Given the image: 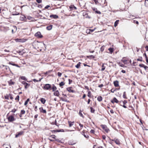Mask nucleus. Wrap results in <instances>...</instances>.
Segmentation results:
<instances>
[{"instance_id": "obj_1", "label": "nucleus", "mask_w": 148, "mask_h": 148, "mask_svg": "<svg viewBox=\"0 0 148 148\" xmlns=\"http://www.w3.org/2000/svg\"><path fill=\"white\" fill-rule=\"evenodd\" d=\"M51 86L49 84H45L43 87V88L45 90H49L51 89Z\"/></svg>"}, {"instance_id": "obj_2", "label": "nucleus", "mask_w": 148, "mask_h": 148, "mask_svg": "<svg viewBox=\"0 0 148 148\" xmlns=\"http://www.w3.org/2000/svg\"><path fill=\"white\" fill-rule=\"evenodd\" d=\"M101 126L103 129L104 130L106 133H108V132L110 131L109 130L108 128L106 125H101Z\"/></svg>"}, {"instance_id": "obj_3", "label": "nucleus", "mask_w": 148, "mask_h": 148, "mask_svg": "<svg viewBox=\"0 0 148 148\" xmlns=\"http://www.w3.org/2000/svg\"><path fill=\"white\" fill-rule=\"evenodd\" d=\"M35 36L38 38H41L43 37L40 32H38L35 33Z\"/></svg>"}, {"instance_id": "obj_4", "label": "nucleus", "mask_w": 148, "mask_h": 148, "mask_svg": "<svg viewBox=\"0 0 148 148\" xmlns=\"http://www.w3.org/2000/svg\"><path fill=\"white\" fill-rule=\"evenodd\" d=\"M8 121L10 122H12L15 120V119L12 116H10L8 118Z\"/></svg>"}, {"instance_id": "obj_5", "label": "nucleus", "mask_w": 148, "mask_h": 148, "mask_svg": "<svg viewBox=\"0 0 148 148\" xmlns=\"http://www.w3.org/2000/svg\"><path fill=\"white\" fill-rule=\"evenodd\" d=\"M72 87H69L67 88L66 89L67 90L69 91L70 92H74L75 91L72 90Z\"/></svg>"}, {"instance_id": "obj_6", "label": "nucleus", "mask_w": 148, "mask_h": 148, "mask_svg": "<svg viewBox=\"0 0 148 148\" xmlns=\"http://www.w3.org/2000/svg\"><path fill=\"white\" fill-rule=\"evenodd\" d=\"M112 140L114 141L115 143L117 145H119L120 144V142L118 139L115 138L114 139Z\"/></svg>"}, {"instance_id": "obj_7", "label": "nucleus", "mask_w": 148, "mask_h": 148, "mask_svg": "<svg viewBox=\"0 0 148 148\" xmlns=\"http://www.w3.org/2000/svg\"><path fill=\"white\" fill-rule=\"evenodd\" d=\"M119 101L116 99V98L114 97L113 98V99L111 101V102L114 103V102H115L116 103H118L119 102Z\"/></svg>"}, {"instance_id": "obj_8", "label": "nucleus", "mask_w": 148, "mask_h": 148, "mask_svg": "<svg viewBox=\"0 0 148 148\" xmlns=\"http://www.w3.org/2000/svg\"><path fill=\"white\" fill-rule=\"evenodd\" d=\"M16 42H25L26 40L24 39H16Z\"/></svg>"}, {"instance_id": "obj_9", "label": "nucleus", "mask_w": 148, "mask_h": 148, "mask_svg": "<svg viewBox=\"0 0 148 148\" xmlns=\"http://www.w3.org/2000/svg\"><path fill=\"white\" fill-rule=\"evenodd\" d=\"M50 18H53L54 19H57L58 18V16L56 14H51L50 16Z\"/></svg>"}, {"instance_id": "obj_10", "label": "nucleus", "mask_w": 148, "mask_h": 148, "mask_svg": "<svg viewBox=\"0 0 148 148\" xmlns=\"http://www.w3.org/2000/svg\"><path fill=\"white\" fill-rule=\"evenodd\" d=\"M39 110L40 112L43 113H46V111L45 110L43 109V108L42 107L40 108H39Z\"/></svg>"}, {"instance_id": "obj_11", "label": "nucleus", "mask_w": 148, "mask_h": 148, "mask_svg": "<svg viewBox=\"0 0 148 148\" xmlns=\"http://www.w3.org/2000/svg\"><path fill=\"white\" fill-rule=\"evenodd\" d=\"M9 64H11V65H12L13 66H15L17 67H19V68H20V66H18V64H15L13 62H9Z\"/></svg>"}, {"instance_id": "obj_12", "label": "nucleus", "mask_w": 148, "mask_h": 148, "mask_svg": "<svg viewBox=\"0 0 148 148\" xmlns=\"http://www.w3.org/2000/svg\"><path fill=\"white\" fill-rule=\"evenodd\" d=\"M23 133V131H21L18 133V134H16L15 136V137L16 138H17L19 136L21 135Z\"/></svg>"}, {"instance_id": "obj_13", "label": "nucleus", "mask_w": 148, "mask_h": 148, "mask_svg": "<svg viewBox=\"0 0 148 148\" xmlns=\"http://www.w3.org/2000/svg\"><path fill=\"white\" fill-rule=\"evenodd\" d=\"M113 83L114 86L116 87H117L119 86V82L117 81H114Z\"/></svg>"}, {"instance_id": "obj_14", "label": "nucleus", "mask_w": 148, "mask_h": 148, "mask_svg": "<svg viewBox=\"0 0 148 148\" xmlns=\"http://www.w3.org/2000/svg\"><path fill=\"white\" fill-rule=\"evenodd\" d=\"M68 123L69 125V127H70L74 125V122H72L71 121H68Z\"/></svg>"}, {"instance_id": "obj_15", "label": "nucleus", "mask_w": 148, "mask_h": 148, "mask_svg": "<svg viewBox=\"0 0 148 148\" xmlns=\"http://www.w3.org/2000/svg\"><path fill=\"white\" fill-rule=\"evenodd\" d=\"M81 134L83 135L84 137L86 138H88L89 137V136L88 135H86L85 134V131H83L81 133Z\"/></svg>"}, {"instance_id": "obj_16", "label": "nucleus", "mask_w": 148, "mask_h": 148, "mask_svg": "<svg viewBox=\"0 0 148 148\" xmlns=\"http://www.w3.org/2000/svg\"><path fill=\"white\" fill-rule=\"evenodd\" d=\"M40 100L41 102L43 104H44L46 101V100L45 99L42 98H41Z\"/></svg>"}, {"instance_id": "obj_17", "label": "nucleus", "mask_w": 148, "mask_h": 148, "mask_svg": "<svg viewBox=\"0 0 148 148\" xmlns=\"http://www.w3.org/2000/svg\"><path fill=\"white\" fill-rule=\"evenodd\" d=\"M53 27V25H50L49 26H47L46 27V29L47 30H50Z\"/></svg>"}, {"instance_id": "obj_18", "label": "nucleus", "mask_w": 148, "mask_h": 148, "mask_svg": "<svg viewBox=\"0 0 148 148\" xmlns=\"http://www.w3.org/2000/svg\"><path fill=\"white\" fill-rule=\"evenodd\" d=\"M54 95L56 96H58L59 95V93L58 90H56L54 93Z\"/></svg>"}, {"instance_id": "obj_19", "label": "nucleus", "mask_w": 148, "mask_h": 148, "mask_svg": "<svg viewBox=\"0 0 148 148\" xmlns=\"http://www.w3.org/2000/svg\"><path fill=\"white\" fill-rule=\"evenodd\" d=\"M87 58L90 59H94L95 57V56L93 55L88 56H86Z\"/></svg>"}, {"instance_id": "obj_20", "label": "nucleus", "mask_w": 148, "mask_h": 148, "mask_svg": "<svg viewBox=\"0 0 148 148\" xmlns=\"http://www.w3.org/2000/svg\"><path fill=\"white\" fill-rule=\"evenodd\" d=\"M97 99L99 101H102V98L101 96H99L97 97Z\"/></svg>"}, {"instance_id": "obj_21", "label": "nucleus", "mask_w": 148, "mask_h": 148, "mask_svg": "<svg viewBox=\"0 0 148 148\" xmlns=\"http://www.w3.org/2000/svg\"><path fill=\"white\" fill-rule=\"evenodd\" d=\"M43 78H42L41 79H39V80H36V79H33V81L34 82H40L41 79Z\"/></svg>"}, {"instance_id": "obj_22", "label": "nucleus", "mask_w": 148, "mask_h": 148, "mask_svg": "<svg viewBox=\"0 0 148 148\" xmlns=\"http://www.w3.org/2000/svg\"><path fill=\"white\" fill-rule=\"evenodd\" d=\"M18 53L19 55H22L24 53V52L23 51V50H22L21 51H19L18 52Z\"/></svg>"}, {"instance_id": "obj_23", "label": "nucleus", "mask_w": 148, "mask_h": 148, "mask_svg": "<svg viewBox=\"0 0 148 148\" xmlns=\"http://www.w3.org/2000/svg\"><path fill=\"white\" fill-rule=\"evenodd\" d=\"M70 9L71 10H73V9H74V10H76L77 9V8L76 7H75V6H74V5H72V6H71L70 7Z\"/></svg>"}, {"instance_id": "obj_24", "label": "nucleus", "mask_w": 148, "mask_h": 148, "mask_svg": "<svg viewBox=\"0 0 148 148\" xmlns=\"http://www.w3.org/2000/svg\"><path fill=\"white\" fill-rule=\"evenodd\" d=\"M81 63L79 62L78 64L75 66V67L77 69H79Z\"/></svg>"}, {"instance_id": "obj_25", "label": "nucleus", "mask_w": 148, "mask_h": 148, "mask_svg": "<svg viewBox=\"0 0 148 148\" xmlns=\"http://www.w3.org/2000/svg\"><path fill=\"white\" fill-rule=\"evenodd\" d=\"M119 20H117L115 22L114 24V26L115 27H116L117 26V25L119 23Z\"/></svg>"}, {"instance_id": "obj_26", "label": "nucleus", "mask_w": 148, "mask_h": 148, "mask_svg": "<svg viewBox=\"0 0 148 148\" xmlns=\"http://www.w3.org/2000/svg\"><path fill=\"white\" fill-rule=\"evenodd\" d=\"M10 94L6 95L4 96V98L5 99H9V97Z\"/></svg>"}, {"instance_id": "obj_27", "label": "nucleus", "mask_w": 148, "mask_h": 148, "mask_svg": "<svg viewBox=\"0 0 148 148\" xmlns=\"http://www.w3.org/2000/svg\"><path fill=\"white\" fill-rule=\"evenodd\" d=\"M123 97L124 99H127V97L126 96V92L125 91L123 92Z\"/></svg>"}, {"instance_id": "obj_28", "label": "nucleus", "mask_w": 148, "mask_h": 148, "mask_svg": "<svg viewBox=\"0 0 148 148\" xmlns=\"http://www.w3.org/2000/svg\"><path fill=\"white\" fill-rule=\"evenodd\" d=\"M119 89H118L117 88L114 89L113 88H112V89L110 90L111 92L112 93L116 91V90H118Z\"/></svg>"}, {"instance_id": "obj_29", "label": "nucleus", "mask_w": 148, "mask_h": 148, "mask_svg": "<svg viewBox=\"0 0 148 148\" xmlns=\"http://www.w3.org/2000/svg\"><path fill=\"white\" fill-rule=\"evenodd\" d=\"M52 90L53 91H54L56 90L57 89V88L56 86H55V85L53 84V87H52Z\"/></svg>"}, {"instance_id": "obj_30", "label": "nucleus", "mask_w": 148, "mask_h": 148, "mask_svg": "<svg viewBox=\"0 0 148 148\" xmlns=\"http://www.w3.org/2000/svg\"><path fill=\"white\" fill-rule=\"evenodd\" d=\"M105 49V46L103 45V46H102V47H101L100 49V51H101V52H103L104 49Z\"/></svg>"}, {"instance_id": "obj_31", "label": "nucleus", "mask_w": 148, "mask_h": 148, "mask_svg": "<svg viewBox=\"0 0 148 148\" xmlns=\"http://www.w3.org/2000/svg\"><path fill=\"white\" fill-rule=\"evenodd\" d=\"M29 101V98L27 99L26 100V101L24 103V105L25 106H26V105H27L28 102Z\"/></svg>"}, {"instance_id": "obj_32", "label": "nucleus", "mask_w": 148, "mask_h": 148, "mask_svg": "<svg viewBox=\"0 0 148 148\" xmlns=\"http://www.w3.org/2000/svg\"><path fill=\"white\" fill-rule=\"evenodd\" d=\"M90 112H91L92 113H94L95 112V110L92 107H90Z\"/></svg>"}, {"instance_id": "obj_33", "label": "nucleus", "mask_w": 148, "mask_h": 148, "mask_svg": "<svg viewBox=\"0 0 148 148\" xmlns=\"http://www.w3.org/2000/svg\"><path fill=\"white\" fill-rule=\"evenodd\" d=\"M27 19L29 20H31V21H33L34 19V18L30 16H28Z\"/></svg>"}, {"instance_id": "obj_34", "label": "nucleus", "mask_w": 148, "mask_h": 148, "mask_svg": "<svg viewBox=\"0 0 148 148\" xmlns=\"http://www.w3.org/2000/svg\"><path fill=\"white\" fill-rule=\"evenodd\" d=\"M105 69V67L104 66V64H103L102 66L101 71H104Z\"/></svg>"}, {"instance_id": "obj_35", "label": "nucleus", "mask_w": 148, "mask_h": 148, "mask_svg": "<svg viewBox=\"0 0 148 148\" xmlns=\"http://www.w3.org/2000/svg\"><path fill=\"white\" fill-rule=\"evenodd\" d=\"M21 79L23 80H24L26 81L27 80V79L26 78L25 76H21Z\"/></svg>"}, {"instance_id": "obj_36", "label": "nucleus", "mask_w": 148, "mask_h": 148, "mask_svg": "<svg viewBox=\"0 0 148 148\" xmlns=\"http://www.w3.org/2000/svg\"><path fill=\"white\" fill-rule=\"evenodd\" d=\"M30 86V84L27 83H26L25 84V88L27 89V88L28 87H29Z\"/></svg>"}, {"instance_id": "obj_37", "label": "nucleus", "mask_w": 148, "mask_h": 148, "mask_svg": "<svg viewBox=\"0 0 148 148\" xmlns=\"http://www.w3.org/2000/svg\"><path fill=\"white\" fill-rule=\"evenodd\" d=\"M25 111L24 110H21V115H22V114H25Z\"/></svg>"}, {"instance_id": "obj_38", "label": "nucleus", "mask_w": 148, "mask_h": 148, "mask_svg": "<svg viewBox=\"0 0 148 148\" xmlns=\"http://www.w3.org/2000/svg\"><path fill=\"white\" fill-rule=\"evenodd\" d=\"M79 115L80 116L82 117L83 118H84V116L82 113V111L81 110H79Z\"/></svg>"}, {"instance_id": "obj_39", "label": "nucleus", "mask_w": 148, "mask_h": 148, "mask_svg": "<svg viewBox=\"0 0 148 148\" xmlns=\"http://www.w3.org/2000/svg\"><path fill=\"white\" fill-rule=\"evenodd\" d=\"M56 132H64V131L63 129H60L59 130H56Z\"/></svg>"}, {"instance_id": "obj_40", "label": "nucleus", "mask_w": 148, "mask_h": 148, "mask_svg": "<svg viewBox=\"0 0 148 148\" xmlns=\"http://www.w3.org/2000/svg\"><path fill=\"white\" fill-rule=\"evenodd\" d=\"M144 68L147 72L148 71V67L146 66H145Z\"/></svg>"}, {"instance_id": "obj_41", "label": "nucleus", "mask_w": 148, "mask_h": 148, "mask_svg": "<svg viewBox=\"0 0 148 148\" xmlns=\"http://www.w3.org/2000/svg\"><path fill=\"white\" fill-rule=\"evenodd\" d=\"M64 85V83L62 82H61L59 84V86L60 87Z\"/></svg>"}, {"instance_id": "obj_42", "label": "nucleus", "mask_w": 148, "mask_h": 148, "mask_svg": "<svg viewBox=\"0 0 148 148\" xmlns=\"http://www.w3.org/2000/svg\"><path fill=\"white\" fill-rule=\"evenodd\" d=\"M88 96L89 97H91V92L90 91H88Z\"/></svg>"}, {"instance_id": "obj_43", "label": "nucleus", "mask_w": 148, "mask_h": 148, "mask_svg": "<svg viewBox=\"0 0 148 148\" xmlns=\"http://www.w3.org/2000/svg\"><path fill=\"white\" fill-rule=\"evenodd\" d=\"M52 71V70H50L46 72L45 73V74H47L48 73H51Z\"/></svg>"}, {"instance_id": "obj_44", "label": "nucleus", "mask_w": 148, "mask_h": 148, "mask_svg": "<svg viewBox=\"0 0 148 148\" xmlns=\"http://www.w3.org/2000/svg\"><path fill=\"white\" fill-rule=\"evenodd\" d=\"M137 60L138 61H140L141 62L142 61V57H139V58H138L137 59Z\"/></svg>"}, {"instance_id": "obj_45", "label": "nucleus", "mask_w": 148, "mask_h": 148, "mask_svg": "<svg viewBox=\"0 0 148 148\" xmlns=\"http://www.w3.org/2000/svg\"><path fill=\"white\" fill-rule=\"evenodd\" d=\"M14 82H13L12 80H11L9 82V84L10 85H13L14 84Z\"/></svg>"}, {"instance_id": "obj_46", "label": "nucleus", "mask_w": 148, "mask_h": 148, "mask_svg": "<svg viewBox=\"0 0 148 148\" xmlns=\"http://www.w3.org/2000/svg\"><path fill=\"white\" fill-rule=\"evenodd\" d=\"M108 50L111 53H112L113 51V49L112 48H110L108 49Z\"/></svg>"}, {"instance_id": "obj_47", "label": "nucleus", "mask_w": 148, "mask_h": 148, "mask_svg": "<svg viewBox=\"0 0 148 148\" xmlns=\"http://www.w3.org/2000/svg\"><path fill=\"white\" fill-rule=\"evenodd\" d=\"M61 100L62 101H66V102H69V101H67L66 100V99H64L62 97H61Z\"/></svg>"}, {"instance_id": "obj_48", "label": "nucleus", "mask_w": 148, "mask_h": 148, "mask_svg": "<svg viewBox=\"0 0 148 148\" xmlns=\"http://www.w3.org/2000/svg\"><path fill=\"white\" fill-rule=\"evenodd\" d=\"M19 95H17L15 99V100H17L18 101L19 100Z\"/></svg>"}, {"instance_id": "obj_49", "label": "nucleus", "mask_w": 148, "mask_h": 148, "mask_svg": "<svg viewBox=\"0 0 148 148\" xmlns=\"http://www.w3.org/2000/svg\"><path fill=\"white\" fill-rule=\"evenodd\" d=\"M58 75L59 77H60L62 75V73L60 72H58Z\"/></svg>"}, {"instance_id": "obj_50", "label": "nucleus", "mask_w": 148, "mask_h": 148, "mask_svg": "<svg viewBox=\"0 0 148 148\" xmlns=\"http://www.w3.org/2000/svg\"><path fill=\"white\" fill-rule=\"evenodd\" d=\"M127 101L126 100H124L123 101V105L127 103Z\"/></svg>"}, {"instance_id": "obj_51", "label": "nucleus", "mask_w": 148, "mask_h": 148, "mask_svg": "<svg viewBox=\"0 0 148 148\" xmlns=\"http://www.w3.org/2000/svg\"><path fill=\"white\" fill-rule=\"evenodd\" d=\"M16 110L15 109H14L12 110L11 111V112L13 113H15V112L16 111Z\"/></svg>"}, {"instance_id": "obj_52", "label": "nucleus", "mask_w": 148, "mask_h": 148, "mask_svg": "<svg viewBox=\"0 0 148 148\" xmlns=\"http://www.w3.org/2000/svg\"><path fill=\"white\" fill-rule=\"evenodd\" d=\"M94 29H88L87 31H89V32L88 33H90V32H92L94 31Z\"/></svg>"}, {"instance_id": "obj_53", "label": "nucleus", "mask_w": 148, "mask_h": 148, "mask_svg": "<svg viewBox=\"0 0 148 148\" xmlns=\"http://www.w3.org/2000/svg\"><path fill=\"white\" fill-rule=\"evenodd\" d=\"M145 65L144 64H140L139 66L141 67H144Z\"/></svg>"}, {"instance_id": "obj_54", "label": "nucleus", "mask_w": 148, "mask_h": 148, "mask_svg": "<svg viewBox=\"0 0 148 148\" xmlns=\"http://www.w3.org/2000/svg\"><path fill=\"white\" fill-rule=\"evenodd\" d=\"M127 61L126 60H124L123 61V62L124 64H126L127 63Z\"/></svg>"}, {"instance_id": "obj_55", "label": "nucleus", "mask_w": 148, "mask_h": 148, "mask_svg": "<svg viewBox=\"0 0 148 148\" xmlns=\"http://www.w3.org/2000/svg\"><path fill=\"white\" fill-rule=\"evenodd\" d=\"M90 132L91 133H93V134H94L95 133V131L94 130H91L90 131Z\"/></svg>"}, {"instance_id": "obj_56", "label": "nucleus", "mask_w": 148, "mask_h": 148, "mask_svg": "<svg viewBox=\"0 0 148 148\" xmlns=\"http://www.w3.org/2000/svg\"><path fill=\"white\" fill-rule=\"evenodd\" d=\"M36 1L38 3H40L42 2V0H36Z\"/></svg>"}, {"instance_id": "obj_57", "label": "nucleus", "mask_w": 148, "mask_h": 148, "mask_svg": "<svg viewBox=\"0 0 148 148\" xmlns=\"http://www.w3.org/2000/svg\"><path fill=\"white\" fill-rule=\"evenodd\" d=\"M93 1H94L95 2V3L96 4H97L98 3V0H93Z\"/></svg>"}, {"instance_id": "obj_58", "label": "nucleus", "mask_w": 148, "mask_h": 148, "mask_svg": "<svg viewBox=\"0 0 148 148\" xmlns=\"http://www.w3.org/2000/svg\"><path fill=\"white\" fill-rule=\"evenodd\" d=\"M9 97H10V98L11 99H13V97H12V96L10 94Z\"/></svg>"}, {"instance_id": "obj_59", "label": "nucleus", "mask_w": 148, "mask_h": 148, "mask_svg": "<svg viewBox=\"0 0 148 148\" xmlns=\"http://www.w3.org/2000/svg\"><path fill=\"white\" fill-rule=\"evenodd\" d=\"M102 139L103 140H105V139L106 138V136L105 135H103L102 136Z\"/></svg>"}, {"instance_id": "obj_60", "label": "nucleus", "mask_w": 148, "mask_h": 148, "mask_svg": "<svg viewBox=\"0 0 148 148\" xmlns=\"http://www.w3.org/2000/svg\"><path fill=\"white\" fill-rule=\"evenodd\" d=\"M95 12L97 14H100L101 13V12L99 11H98L97 10L95 11Z\"/></svg>"}, {"instance_id": "obj_61", "label": "nucleus", "mask_w": 148, "mask_h": 148, "mask_svg": "<svg viewBox=\"0 0 148 148\" xmlns=\"http://www.w3.org/2000/svg\"><path fill=\"white\" fill-rule=\"evenodd\" d=\"M84 87L86 89H87L88 90H89V88L88 86H84Z\"/></svg>"}, {"instance_id": "obj_62", "label": "nucleus", "mask_w": 148, "mask_h": 148, "mask_svg": "<svg viewBox=\"0 0 148 148\" xmlns=\"http://www.w3.org/2000/svg\"><path fill=\"white\" fill-rule=\"evenodd\" d=\"M50 7V6L49 5H47L46 6L45 8V9H48V8H49Z\"/></svg>"}, {"instance_id": "obj_63", "label": "nucleus", "mask_w": 148, "mask_h": 148, "mask_svg": "<svg viewBox=\"0 0 148 148\" xmlns=\"http://www.w3.org/2000/svg\"><path fill=\"white\" fill-rule=\"evenodd\" d=\"M69 84H71V83L72 82V80H71L70 79H69Z\"/></svg>"}, {"instance_id": "obj_64", "label": "nucleus", "mask_w": 148, "mask_h": 148, "mask_svg": "<svg viewBox=\"0 0 148 148\" xmlns=\"http://www.w3.org/2000/svg\"><path fill=\"white\" fill-rule=\"evenodd\" d=\"M145 48L146 49V51H148V46L147 45L145 47Z\"/></svg>"}]
</instances>
